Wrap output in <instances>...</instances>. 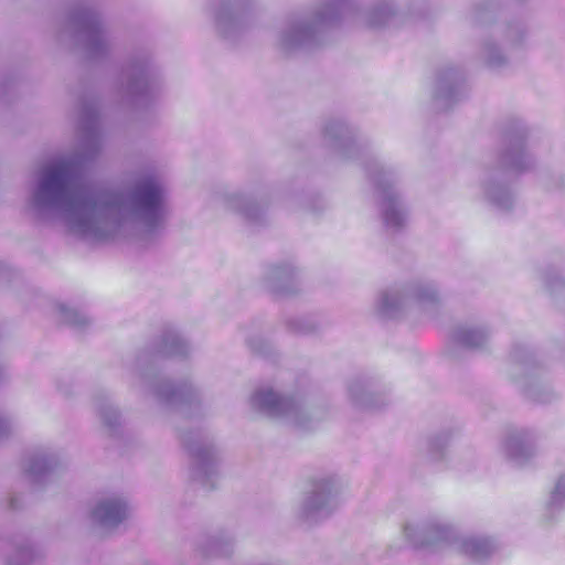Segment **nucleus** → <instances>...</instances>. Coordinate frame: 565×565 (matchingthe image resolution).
I'll return each instance as SVG.
<instances>
[{"instance_id":"nucleus-3","label":"nucleus","mask_w":565,"mask_h":565,"mask_svg":"<svg viewBox=\"0 0 565 565\" xmlns=\"http://www.w3.org/2000/svg\"><path fill=\"white\" fill-rule=\"evenodd\" d=\"M338 497H302L299 515L308 522H316L330 515L338 507Z\"/></svg>"},{"instance_id":"nucleus-1","label":"nucleus","mask_w":565,"mask_h":565,"mask_svg":"<svg viewBox=\"0 0 565 565\" xmlns=\"http://www.w3.org/2000/svg\"><path fill=\"white\" fill-rule=\"evenodd\" d=\"M405 537L416 546L437 545L448 542L454 547L475 559H482L495 551V544L488 537L455 535L454 531L444 526L419 527L407 524L404 527Z\"/></svg>"},{"instance_id":"nucleus-6","label":"nucleus","mask_w":565,"mask_h":565,"mask_svg":"<svg viewBox=\"0 0 565 565\" xmlns=\"http://www.w3.org/2000/svg\"><path fill=\"white\" fill-rule=\"evenodd\" d=\"M31 561V552L29 550H22L11 556L8 561V565H26Z\"/></svg>"},{"instance_id":"nucleus-7","label":"nucleus","mask_w":565,"mask_h":565,"mask_svg":"<svg viewBox=\"0 0 565 565\" xmlns=\"http://www.w3.org/2000/svg\"><path fill=\"white\" fill-rule=\"evenodd\" d=\"M268 397L264 396L262 399L267 403L268 405L275 406L278 404V397L273 393L268 392Z\"/></svg>"},{"instance_id":"nucleus-4","label":"nucleus","mask_w":565,"mask_h":565,"mask_svg":"<svg viewBox=\"0 0 565 565\" xmlns=\"http://www.w3.org/2000/svg\"><path fill=\"white\" fill-rule=\"evenodd\" d=\"M137 201L145 212L154 211L161 203V191L157 183L149 180L137 190Z\"/></svg>"},{"instance_id":"nucleus-5","label":"nucleus","mask_w":565,"mask_h":565,"mask_svg":"<svg viewBox=\"0 0 565 565\" xmlns=\"http://www.w3.org/2000/svg\"><path fill=\"white\" fill-rule=\"evenodd\" d=\"M68 182V164L62 163L49 170L44 181L45 191L64 190Z\"/></svg>"},{"instance_id":"nucleus-2","label":"nucleus","mask_w":565,"mask_h":565,"mask_svg":"<svg viewBox=\"0 0 565 565\" xmlns=\"http://www.w3.org/2000/svg\"><path fill=\"white\" fill-rule=\"evenodd\" d=\"M130 508L119 497H103L88 510L89 532L97 539H107L116 534L128 520Z\"/></svg>"},{"instance_id":"nucleus-8","label":"nucleus","mask_w":565,"mask_h":565,"mask_svg":"<svg viewBox=\"0 0 565 565\" xmlns=\"http://www.w3.org/2000/svg\"><path fill=\"white\" fill-rule=\"evenodd\" d=\"M9 504H10V507H11L12 509H14V508H15V505H14V499H10V503H9Z\"/></svg>"}]
</instances>
